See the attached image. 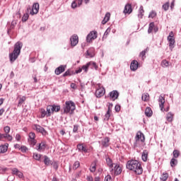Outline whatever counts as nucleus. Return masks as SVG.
Listing matches in <instances>:
<instances>
[{"label": "nucleus", "mask_w": 181, "mask_h": 181, "mask_svg": "<svg viewBox=\"0 0 181 181\" xmlns=\"http://www.w3.org/2000/svg\"><path fill=\"white\" fill-rule=\"evenodd\" d=\"M126 168L127 169H129V170L134 172L136 175H142V172H144L139 161L136 160H130L127 161Z\"/></svg>", "instance_id": "f257e3e1"}, {"label": "nucleus", "mask_w": 181, "mask_h": 181, "mask_svg": "<svg viewBox=\"0 0 181 181\" xmlns=\"http://www.w3.org/2000/svg\"><path fill=\"white\" fill-rule=\"evenodd\" d=\"M22 46L23 44L21 42H18L14 45V49L13 52L9 54V60L11 63H13L18 57H19V54H21V50H22Z\"/></svg>", "instance_id": "f03ea898"}, {"label": "nucleus", "mask_w": 181, "mask_h": 181, "mask_svg": "<svg viewBox=\"0 0 181 181\" xmlns=\"http://www.w3.org/2000/svg\"><path fill=\"white\" fill-rule=\"evenodd\" d=\"M74 110H76V104L74 102L71 100L65 102V105L64 106V114L73 112Z\"/></svg>", "instance_id": "7ed1b4c3"}, {"label": "nucleus", "mask_w": 181, "mask_h": 181, "mask_svg": "<svg viewBox=\"0 0 181 181\" xmlns=\"http://www.w3.org/2000/svg\"><path fill=\"white\" fill-rule=\"evenodd\" d=\"M173 32H170L169 35L168 36V40L169 42V47H170V50L171 52L173 51V49H175V43L176 42V41L175 40V38L173 37Z\"/></svg>", "instance_id": "20e7f679"}, {"label": "nucleus", "mask_w": 181, "mask_h": 181, "mask_svg": "<svg viewBox=\"0 0 181 181\" xmlns=\"http://www.w3.org/2000/svg\"><path fill=\"white\" fill-rule=\"evenodd\" d=\"M98 36V33H97V31H91L86 37V42L88 43H90V42H93V40H95Z\"/></svg>", "instance_id": "39448f33"}, {"label": "nucleus", "mask_w": 181, "mask_h": 181, "mask_svg": "<svg viewBox=\"0 0 181 181\" xmlns=\"http://www.w3.org/2000/svg\"><path fill=\"white\" fill-rule=\"evenodd\" d=\"M30 139L28 140L30 145L33 147L36 145V139H35V138H36V134H35V132H30L29 135H28Z\"/></svg>", "instance_id": "423d86ee"}, {"label": "nucleus", "mask_w": 181, "mask_h": 181, "mask_svg": "<svg viewBox=\"0 0 181 181\" xmlns=\"http://www.w3.org/2000/svg\"><path fill=\"white\" fill-rule=\"evenodd\" d=\"M39 13V3H34L33 5V8L30 11V15H37Z\"/></svg>", "instance_id": "0eeeda50"}, {"label": "nucleus", "mask_w": 181, "mask_h": 181, "mask_svg": "<svg viewBox=\"0 0 181 181\" xmlns=\"http://www.w3.org/2000/svg\"><path fill=\"white\" fill-rule=\"evenodd\" d=\"M136 142L141 141V142H145V135L142 132H137L136 135L135 136Z\"/></svg>", "instance_id": "6e6552de"}, {"label": "nucleus", "mask_w": 181, "mask_h": 181, "mask_svg": "<svg viewBox=\"0 0 181 181\" xmlns=\"http://www.w3.org/2000/svg\"><path fill=\"white\" fill-rule=\"evenodd\" d=\"M71 46L74 47V46H77L78 43V36L77 35H74L70 38Z\"/></svg>", "instance_id": "1a4fd4ad"}, {"label": "nucleus", "mask_w": 181, "mask_h": 181, "mask_svg": "<svg viewBox=\"0 0 181 181\" xmlns=\"http://www.w3.org/2000/svg\"><path fill=\"white\" fill-rule=\"evenodd\" d=\"M66 65H60L59 67L56 68L55 74L57 76H60L62 73L64 72V71L66 70Z\"/></svg>", "instance_id": "9d476101"}, {"label": "nucleus", "mask_w": 181, "mask_h": 181, "mask_svg": "<svg viewBox=\"0 0 181 181\" xmlns=\"http://www.w3.org/2000/svg\"><path fill=\"white\" fill-rule=\"evenodd\" d=\"M123 13L124 15H127V13H128V15L132 13V5H131V4H126Z\"/></svg>", "instance_id": "9b49d317"}, {"label": "nucleus", "mask_w": 181, "mask_h": 181, "mask_svg": "<svg viewBox=\"0 0 181 181\" xmlns=\"http://www.w3.org/2000/svg\"><path fill=\"white\" fill-rule=\"evenodd\" d=\"M1 139H6V141H8L9 142H12V139H13V137H12L11 134L0 133V141Z\"/></svg>", "instance_id": "f8f14e48"}, {"label": "nucleus", "mask_w": 181, "mask_h": 181, "mask_svg": "<svg viewBox=\"0 0 181 181\" xmlns=\"http://www.w3.org/2000/svg\"><path fill=\"white\" fill-rule=\"evenodd\" d=\"M36 151L38 152H42V151H45L46 149V143L45 142H41L38 144L35 148Z\"/></svg>", "instance_id": "ddd939ff"}, {"label": "nucleus", "mask_w": 181, "mask_h": 181, "mask_svg": "<svg viewBox=\"0 0 181 181\" xmlns=\"http://www.w3.org/2000/svg\"><path fill=\"white\" fill-rule=\"evenodd\" d=\"M109 94L110 98H112L113 101H115V100L119 97V93H118V90H112Z\"/></svg>", "instance_id": "4468645a"}, {"label": "nucleus", "mask_w": 181, "mask_h": 181, "mask_svg": "<svg viewBox=\"0 0 181 181\" xmlns=\"http://www.w3.org/2000/svg\"><path fill=\"white\" fill-rule=\"evenodd\" d=\"M105 94V88H99L95 92V95L97 98H100V97H103Z\"/></svg>", "instance_id": "2eb2a0df"}, {"label": "nucleus", "mask_w": 181, "mask_h": 181, "mask_svg": "<svg viewBox=\"0 0 181 181\" xmlns=\"http://www.w3.org/2000/svg\"><path fill=\"white\" fill-rule=\"evenodd\" d=\"M159 107L161 111H163V107L165 105V98L160 95L158 98Z\"/></svg>", "instance_id": "dca6fc26"}, {"label": "nucleus", "mask_w": 181, "mask_h": 181, "mask_svg": "<svg viewBox=\"0 0 181 181\" xmlns=\"http://www.w3.org/2000/svg\"><path fill=\"white\" fill-rule=\"evenodd\" d=\"M138 61L136 60H134L133 62H132L130 64V69L132 71H136V70H138Z\"/></svg>", "instance_id": "f3484780"}, {"label": "nucleus", "mask_w": 181, "mask_h": 181, "mask_svg": "<svg viewBox=\"0 0 181 181\" xmlns=\"http://www.w3.org/2000/svg\"><path fill=\"white\" fill-rule=\"evenodd\" d=\"M102 146L103 148H108L110 146V139L108 137H105L102 140Z\"/></svg>", "instance_id": "a211bd4d"}, {"label": "nucleus", "mask_w": 181, "mask_h": 181, "mask_svg": "<svg viewBox=\"0 0 181 181\" xmlns=\"http://www.w3.org/2000/svg\"><path fill=\"white\" fill-rule=\"evenodd\" d=\"M34 128L37 131V132H40L41 134H43V132H46L45 128L39 124H34Z\"/></svg>", "instance_id": "6ab92c4d"}, {"label": "nucleus", "mask_w": 181, "mask_h": 181, "mask_svg": "<svg viewBox=\"0 0 181 181\" xmlns=\"http://www.w3.org/2000/svg\"><path fill=\"white\" fill-rule=\"evenodd\" d=\"M51 106V111L53 114V112H59L60 111L61 107L60 105H50Z\"/></svg>", "instance_id": "aec40b11"}, {"label": "nucleus", "mask_w": 181, "mask_h": 181, "mask_svg": "<svg viewBox=\"0 0 181 181\" xmlns=\"http://www.w3.org/2000/svg\"><path fill=\"white\" fill-rule=\"evenodd\" d=\"M77 148L79 152H84L85 153L88 152V149H87V148H86L83 144H78Z\"/></svg>", "instance_id": "412c9836"}, {"label": "nucleus", "mask_w": 181, "mask_h": 181, "mask_svg": "<svg viewBox=\"0 0 181 181\" xmlns=\"http://www.w3.org/2000/svg\"><path fill=\"white\" fill-rule=\"evenodd\" d=\"M145 115L146 117H152L153 112L152 111V109L149 107H147L145 110Z\"/></svg>", "instance_id": "4be33fe9"}, {"label": "nucleus", "mask_w": 181, "mask_h": 181, "mask_svg": "<svg viewBox=\"0 0 181 181\" xmlns=\"http://www.w3.org/2000/svg\"><path fill=\"white\" fill-rule=\"evenodd\" d=\"M8 144L0 146V153H5L8 151Z\"/></svg>", "instance_id": "5701e85b"}, {"label": "nucleus", "mask_w": 181, "mask_h": 181, "mask_svg": "<svg viewBox=\"0 0 181 181\" xmlns=\"http://www.w3.org/2000/svg\"><path fill=\"white\" fill-rule=\"evenodd\" d=\"M148 150H144L142 154H141V158L143 162H146L148 160Z\"/></svg>", "instance_id": "b1692460"}, {"label": "nucleus", "mask_w": 181, "mask_h": 181, "mask_svg": "<svg viewBox=\"0 0 181 181\" xmlns=\"http://www.w3.org/2000/svg\"><path fill=\"white\" fill-rule=\"evenodd\" d=\"M44 163L46 166H49V165H53V162L50 160L47 156H44Z\"/></svg>", "instance_id": "393cba45"}, {"label": "nucleus", "mask_w": 181, "mask_h": 181, "mask_svg": "<svg viewBox=\"0 0 181 181\" xmlns=\"http://www.w3.org/2000/svg\"><path fill=\"white\" fill-rule=\"evenodd\" d=\"M114 169H115V175H116V176H118V175H121V173H122V169L118 165H116Z\"/></svg>", "instance_id": "a878e982"}, {"label": "nucleus", "mask_w": 181, "mask_h": 181, "mask_svg": "<svg viewBox=\"0 0 181 181\" xmlns=\"http://www.w3.org/2000/svg\"><path fill=\"white\" fill-rule=\"evenodd\" d=\"M110 18H111V13L107 12L105 14V18L102 21V25H105V23H107V22H108V21H110Z\"/></svg>", "instance_id": "bb28decb"}, {"label": "nucleus", "mask_w": 181, "mask_h": 181, "mask_svg": "<svg viewBox=\"0 0 181 181\" xmlns=\"http://www.w3.org/2000/svg\"><path fill=\"white\" fill-rule=\"evenodd\" d=\"M144 13H145V11L144 10V6H141L139 9L138 18H139L140 19H142L144 16Z\"/></svg>", "instance_id": "cd10ccee"}, {"label": "nucleus", "mask_w": 181, "mask_h": 181, "mask_svg": "<svg viewBox=\"0 0 181 181\" xmlns=\"http://www.w3.org/2000/svg\"><path fill=\"white\" fill-rule=\"evenodd\" d=\"M88 64L89 65V67H90V69H94L95 70H98V66H97V63H95V62H88Z\"/></svg>", "instance_id": "c85d7f7f"}, {"label": "nucleus", "mask_w": 181, "mask_h": 181, "mask_svg": "<svg viewBox=\"0 0 181 181\" xmlns=\"http://www.w3.org/2000/svg\"><path fill=\"white\" fill-rule=\"evenodd\" d=\"M173 117H174V115L170 112L166 115V120L168 122H172V121H173Z\"/></svg>", "instance_id": "c756f323"}, {"label": "nucleus", "mask_w": 181, "mask_h": 181, "mask_svg": "<svg viewBox=\"0 0 181 181\" xmlns=\"http://www.w3.org/2000/svg\"><path fill=\"white\" fill-rule=\"evenodd\" d=\"M149 49L146 48V49L143 50L139 54V57H141L142 60H145L146 59V52H148Z\"/></svg>", "instance_id": "7c9ffc66"}, {"label": "nucleus", "mask_w": 181, "mask_h": 181, "mask_svg": "<svg viewBox=\"0 0 181 181\" xmlns=\"http://www.w3.org/2000/svg\"><path fill=\"white\" fill-rule=\"evenodd\" d=\"M110 117H111V109L109 107L108 110L105 115L104 121H108V119H110Z\"/></svg>", "instance_id": "2f4dec72"}, {"label": "nucleus", "mask_w": 181, "mask_h": 181, "mask_svg": "<svg viewBox=\"0 0 181 181\" xmlns=\"http://www.w3.org/2000/svg\"><path fill=\"white\" fill-rule=\"evenodd\" d=\"M74 74V71H71V69H68L64 74L62 75V77H67L69 76H73Z\"/></svg>", "instance_id": "473e14b6"}, {"label": "nucleus", "mask_w": 181, "mask_h": 181, "mask_svg": "<svg viewBox=\"0 0 181 181\" xmlns=\"http://www.w3.org/2000/svg\"><path fill=\"white\" fill-rule=\"evenodd\" d=\"M168 177H169V174H168V173H163L160 176V181H167Z\"/></svg>", "instance_id": "72a5a7b5"}, {"label": "nucleus", "mask_w": 181, "mask_h": 181, "mask_svg": "<svg viewBox=\"0 0 181 181\" xmlns=\"http://www.w3.org/2000/svg\"><path fill=\"white\" fill-rule=\"evenodd\" d=\"M154 28H155V23L153 22L150 23L148 29V33H152V31L153 30Z\"/></svg>", "instance_id": "f704fd0d"}, {"label": "nucleus", "mask_w": 181, "mask_h": 181, "mask_svg": "<svg viewBox=\"0 0 181 181\" xmlns=\"http://www.w3.org/2000/svg\"><path fill=\"white\" fill-rule=\"evenodd\" d=\"M40 112L41 114V118H45V117H47V112L44 108H41L40 110Z\"/></svg>", "instance_id": "c9c22d12"}, {"label": "nucleus", "mask_w": 181, "mask_h": 181, "mask_svg": "<svg viewBox=\"0 0 181 181\" xmlns=\"http://www.w3.org/2000/svg\"><path fill=\"white\" fill-rule=\"evenodd\" d=\"M177 165V160L175 158H173L170 160V166L171 168H175Z\"/></svg>", "instance_id": "e433bc0d"}, {"label": "nucleus", "mask_w": 181, "mask_h": 181, "mask_svg": "<svg viewBox=\"0 0 181 181\" xmlns=\"http://www.w3.org/2000/svg\"><path fill=\"white\" fill-rule=\"evenodd\" d=\"M46 112L47 114V117H51L52 114H53V112H52V106H50V105L47 106Z\"/></svg>", "instance_id": "4c0bfd02"}, {"label": "nucleus", "mask_w": 181, "mask_h": 181, "mask_svg": "<svg viewBox=\"0 0 181 181\" xmlns=\"http://www.w3.org/2000/svg\"><path fill=\"white\" fill-rule=\"evenodd\" d=\"M106 163L109 166V168H114V163H112V160H111V158H107Z\"/></svg>", "instance_id": "58836bf2"}, {"label": "nucleus", "mask_w": 181, "mask_h": 181, "mask_svg": "<svg viewBox=\"0 0 181 181\" xmlns=\"http://www.w3.org/2000/svg\"><path fill=\"white\" fill-rule=\"evenodd\" d=\"M169 6H170V4L168 1L162 6V8L166 11L169 9Z\"/></svg>", "instance_id": "ea45409f"}, {"label": "nucleus", "mask_w": 181, "mask_h": 181, "mask_svg": "<svg viewBox=\"0 0 181 181\" xmlns=\"http://www.w3.org/2000/svg\"><path fill=\"white\" fill-rule=\"evenodd\" d=\"M141 99L143 101H148L149 100V94L148 93H144L141 96Z\"/></svg>", "instance_id": "a19ab883"}, {"label": "nucleus", "mask_w": 181, "mask_h": 181, "mask_svg": "<svg viewBox=\"0 0 181 181\" xmlns=\"http://www.w3.org/2000/svg\"><path fill=\"white\" fill-rule=\"evenodd\" d=\"M110 32H111V28H107V30H105L103 39H107V36L110 35Z\"/></svg>", "instance_id": "79ce46f5"}, {"label": "nucleus", "mask_w": 181, "mask_h": 181, "mask_svg": "<svg viewBox=\"0 0 181 181\" xmlns=\"http://www.w3.org/2000/svg\"><path fill=\"white\" fill-rule=\"evenodd\" d=\"M29 19V14L28 13H24V15L22 17V22H26Z\"/></svg>", "instance_id": "37998d69"}, {"label": "nucleus", "mask_w": 181, "mask_h": 181, "mask_svg": "<svg viewBox=\"0 0 181 181\" xmlns=\"http://www.w3.org/2000/svg\"><path fill=\"white\" fill-rule=\"evenodd\" d=\"M17 23H18V21L13 20L11 22V26H10V29H14L15 27L16 26Z\"/></svg>", "instance_id": "c03bdc74"}, {"label": "nucleus", "mask_w": 181, "mask_h": 181, "mask_svg": "<svg viewBox=\"0 0 181 181\" xmlns=\"http://www.w3.org/2000/svg\"><path fill=\"white\" fill-rule=\"evenodd\" d=\"M4 131L5 134H6L7 135H9V132H11V127H9V126H6L4 128Z\"/></svg>", "instance_id": "a18cd8bd"}, {"label": "nucleus", "mask_w": 181, "mask_h": 181, "mask_svg": "<svg viewBox=\"0 0 181 181\" xmlns=\"http://www.w3.org/2000/svg\"><path fill=\"white\" fill-rule=\"evenodd\" d=\"M25 101H26V96H23L18 100V105L23 104V103H25Z\"/></svg>", "instance_id": "49530a36"}, {"label": "nucleus", "mask_w": 181, "mask_h": 181, "mask_svg": "<svg viewBox=\"0 0 181 181\" xmlns=\"http://www.w3.org/2000/svg\"><path fill=\"white\" fill-rule=\"evenodd\" d=\"M33 158H34V159H35V160H40L41 155L37 154V153H34Z\"/></svg>", "instance_id": "de8ad7c7"}, {"label": "nucleus", "mask_w": 181, "mask_h": 181, "mask_svg": "<svg viewBox=\"0 0 181 181\" xmlns=\"http://www.w3.org/2000/svg\"><path fill=\"white\" fill-rule=\"evenodd\" d=\"M173 153L174 158H179V155H180V152L178 150H174Z\"/></svg>", "instance_id": "09e8293b"}, {"label": "nucleus", "mask_w": 181, "mask_h": 181, "mask_svg": "<svg viewBox=\"0 0 181 181\" xmlns=\"http://www.w3.org/2000/svg\"><path fill=\"white\" fill-rule=\"evenodd\" d=\"M88 67H90V66L88 65V62L86 64L83 65L81 69L82 70H84L86 73H87L88 71Z\"/></svg>", "instance_id": "8fccbe9b"}, {"label": "nucleus", "mask_w": 181, "mask_h": 181, "mask_svg": "<svg viewBox=\"0 0 181 181\" xmlns=\"http://www.w3.org/2000/svg\"><path fill=\"white\" fill-rule=\"evenodd\" d=\"M156 16V12L152 11L151 12H150L149 15H148V18H151L152 19H153V18H155Z\"/></svg>", "instance_id": "3c124183"}, {"label": "nucleus", "mask_w": 181, "mask_h": 181, "mask_svg": "<svg viewBox=\"0 0 181 181\" xmlns=\"http://www.w3.org/2000/svg\"><path fill=\"white\" fill-rule=\"evenodd\" d=\"M73 168H74V169H78V168H80V162L79 161H76L74 163Z\"/></svg>", "instance_id": "603ef678"}, {"label": "nucleus", "mask_w": 181, "mask_h": 181, "mask_svg": "<svg viewBox=\"0 0 181 181\" xmlns=\"http://www.w3.org/2000/svg\"><path fill=\"white\" fill-rule=\"evenodd\" d=\"M78 124H74V129H73V132L74 133V134H76V133H77L78 132Z\"/></svg>", "instance_id": "864d4df0"}, {"label": "nucleus", "mask_w": 181, "mask_h": 181, "mask_svg": "<svg viewBox=\"0 0 181 181\" xmlns=\"http://www.w3.org/2000/svg\"><path fill=\"white\" fill-rule=\"evenodd\" d=\"M162 66L163 67H168V66H169V62L167 60H163L162 61Z\"/></svg>", "instance_id": "5fc2aeb1"}, {"label": "nucleus", "mask_w": 181, "mask_h": 181, "mask_svg": "<svg viewBox=\"0 0 181 181\" xmlns=\"http://www.w3.org/2000/svg\"><path fill=\"white\" fill-rule=\"evenodd\" d=\"M51 165H53V168L54 169H55V170H57L59 169V163H57V162H54Z\"/></svg>", "instance_id": "6e6d98bb"}, {"label": "nucleus", "mask_w": 181, "mask_h": 181, "mask_svg": "<svg viewBox=\"0 0 181 181\" xmlns=\"http://www.w3.org/2000/svg\"><path fill=\"white\" fill-rule=\"evenodd\" d=\"M20 149L21 150V152H23V153H25L26 152V151H28V147L25 146H22Z\"/></svg>", "instance_id": "4d7b16f0"}, {"label": "nucleus", "mask_w": 181, "mask_h": 181, "mask_svg": "<svg viewBox=\"0 0 181 181\" xmlns=\"http://www.w3.org/2000/svg\"><path fill=\"white\" fill-rule=\"evenodd\" d=\"M116 112H119L121 111V106L119 105H116L115 107Z\"/></svg>", "instance_id": "13d9d810"}, {"label": "nucleus", "mask_w": 181, "mask_h": 181, "mask_svg": "<svg viewBox=\"0 0 181 181\" xmlns=\"http://www.w3.org/2000/svg\"><path fill=\"white\" fill-rule=\"evenodd\" d=\"M105 181H112V177H111V175H107L105 177Z\"/></svg>", "instance_id": "bf43d9fd"}, {"label": "nucleus", "mask_w": 181, "mask_h": 181, "mask_svg": "<svg viewBox=\"0 0 181 181\" xmlns=\"http://www.w3.org/2000/svg\"><path fill=\"white\" fill-rule=\"evenodd\" d=\"M19 170H18V168H13L12 169V173L13 175H17L18 173Z\"/></svg>", "instance_id": "052dcab7"}, {"label": "nucleus", "mask_w": 181, "mask_h": 181, "mask_svg": "<svg viewBox=\"0 0 181 181\" xmlns=\"http://www.w3.org/2000/svg\"><path fill=\"white\" fill-rule=\"evenodd\" d=\"M77 6V3L76 2V1H74L71 4V8L73 9H76V7Z\"/></svg>", "instance_id": "680f3d73"}, {"label": "nucleus", "mask_w": 181, "mask_h": 181, "mask_svg": "<svg viewBox=\"0 0 181 181\" xmlns=\"http://www.w3.org/2000/svg\"><path fill=\"white\" fill-rule=\"evenodd\" d=\"M90 171L92 172V173H94V172H95V165H93L90 168Z\"/></svg>", "instance_id": "e2e57ef3"}, {"label": "nucleus", "mask_w": 181, "mask_h": 181, "mask_svg": "<svg viewBox=\"0 0 181 181\" xmlns=\"http://www.w3.org/2000/svg\"><path fill=\"white\" fill-rule=\"evenodd\" d=\"M16 176L20 177V179H22V177H23V173H22V172H21V171H18V173H17Z\"/></svg>", "instance_id": "0e129e2a"}, {"label": "nucleus", "mask_w": 181, "mask_h": 181, "mask_svg": "<svg viewBox=\"0 0 181 181\" xmlns=\"http://www.w3.org/2000/svg\"><path fill=\"white\" fill-rule=\"evenodd\" d=\"M87 55L89 56L90 57H93L94 56V53L90 52L89 50L86 51Z\"/></svg>", "instance_id": "69168bd1"}, {"label": "nucleus", "mask_w": 181, "mask_h": 181, "mask_svg": "<svg viewBox=\"0 0 181 181\" xmlns=\"http://www.w3.org/2000/svg\"><path fill=\"white\" fill-rule=\"evenodd\" d=\"M21 134H17L16 135V141H21Z\"/></svg>", "instance_id": "338daca9"}, {"label": "nucleus", "mask_w": 181, "mask_h": 181, "mask_svg": "<svg viewBox=\"0 0 181 181\" xmlns=\"http://www.w3.org/2000/svg\"><path fill=\"white\" fill-rule=\"evenodd\" d=\"M13 179H15V177H13V176H9V177L7 178V180H8V181H12V180H13Z\"/></svg>", "instance_id": "774afa93"}]
</instances>
